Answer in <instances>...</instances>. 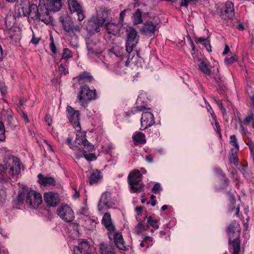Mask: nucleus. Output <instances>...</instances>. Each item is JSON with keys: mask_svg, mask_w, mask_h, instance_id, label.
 <instances>
[{"mask_svg": "<svg viewBox=\"0 0 254 254\" xmlns=\"http://www.w3.org/2000/svg\"><path fill=\"white\" fill-rule=\"evenodd\" d=\"M19 159L13 156H7L4 160V165L0 164V179H6L9 176L17 179L21 171Z\"/></svg>", "mask_w": 254, "mask_h": 254, "instance_id": "1", "label": "nucleus"}, {"mask_svg": "<svg viewBox=\"0 0 254 254\" xmlns=\"http://www.w3.org/2000/svg\"><path fill=\"white\" fill-rule=\"evenodd\" d=\"M93 148L94 145L87 140L85 132L77 131L74 141V150L80 151L82 152L81 157H84L89 161H92L96 159L95 155L90 153Z\"/></svg>", "mask_w": 254, "mask_h": 254, "instance_id": "2", "label": "nucleus"}, {"mask_svg": "<svg viewBox=\"0 0 254 254\" xmlns=\"http://www.w3.org/2000/svg\"><path fill=\"white\" fill-rule=\"evenodd\" d=\"M24 201L31 207L36 208L42 202V195L35 190H27L19 193L18 196L13 200L12 203L14 206L17 207L22 204Z\"/></svg>", "mask_w": 254, "mask_h": 254, "instance_id": "3", "label": "nucleus"}, {"mask_svg": "<svg viewBox=\"0 0 254 254\" xmlns=\"http://www.w3.org/2000/svg\"><path fill=\"white\" fill-rule=\"evenodd\" d=\"M102 223L108 230L109 238L113 240L117 247L122 250H126L127 246L124 241L121 233L117 232L112 222L111 215L106 213L102 220Z\"/></svg>", "mask_w": 254, "mask_h": 254, "instance_id": "4", "label": "nucleus"}, {"mask_svg": "<svg viewBox=\"0 0 254 254\" xmlns=\"http://www.w3.org/2000/svg\"><path fill=\"white\" fill-rule=\"evenodd\" d=\"M125 31L127 32L126 48V51L128 54L127 60L126 61L125 65L128 66L135 56L136 55L137 57L138 56L139 53L137 51L134 50L138 43V38L136 30L131 27L127 26Z\"/></svg>", "mask_w": 254, "mask_h": 254, "instance_id": "5", "label": "nucleus"}, {"mask_svg": "<svg viewBox=\"0 0 254 254\" xmlns=\"http://www.w3.org/2000/svg\"><path fill=\"white\" fill-rule=\"evenodd\" d=\"M229 236V251L232 254H241V242L239 239L240 228L239 224L236 221L233 222L227 229Z\"/></svg>", "mask_w": 254, "mask_h": 254, "instance_id": "6", "label": "nucleus"}, {"mask_svg": "<svg viewBox=\"0 0 254 254\" xmlns=\"http://www.w3.org/2000/svg\"><path fill=\"white\" fill-rule=\"evenodd\" d=\"M77 98L81 106L85 108L89 101L96 99V90L94 89H90L86 85H81L79 88Z\"/></svg>", "mask_w": 254, "mask_h": 254, "instance_id": "7", "label": "nucleus"}, {"mask_svg": "<svg viewBox=\"0 0 254 254\" xmlns=\"http://www.w3.org/2000/svg\"><path fill=\"white\" fill-rule=\"evenodd\" d=\"M85 40L88 56L90 58H93L95 56L99 57L104 50L103 44L93 37L87 38Z\"/></svg>", "mask_w": 254, "mask_h": 254, "instance_id": "8", "label": "nucleus"}, {"mask_svg": "<svg viewBox=\"0 0 254 254\" xmlns=\"http://www.w3.org/2000/svg\"><path fill=\"white\" fill-rule=\"evenodd\" d=\"M142 175L138 170L131 172L127 177L128 183L132 192H139L143 189Z\"/></svg>", "mask_w": 254, "mask_h": 254, "instance_id": "9", "label": "nucleus"}, {"mask_svg": "<svg viewBox=\"0 0 254 254\" xmlns=\"http://www.w3.org/2000/svg\"><path fill=\"white\" fill-rule=\"evenodd\" d=\"M41 7H42V6L40 4L37 6L36 4L32 3L28 6L23 7L21 14L20 15L27 16L28 21L31 22L32 20L38 19Z\"/></svg>", "mask_w": 254, "mask_h": 254, "instance_id": "10", "label": "nucleus"}, {"mask_svg": "<svg viewBox=\"0 0 254 254\" xmlns=\"http://www.w3.org/2000/svg\"><path fill=\"white\" fill-rule=\"evenodd\" d=\"M66 116L70 123L72 125L76 131L81 130V127L79 124L80 112L79 111L74 110L70 106L66 107Z\"/></svg>", "mask_w": 254, "mask_h": 254, "instance_id": "11", "label": "nucleus"}, {"mask_svg": "<svg viewBox=\"0 0 254 254\" xmlns=\"http://www.w3.org/2000/svg\"><path fill=\"white\" fill-rule=\"evenodd\" d=\"M104 27L106 31L109 34H112L114 36H121L125 32L126 27L123 26L118 22L115 23L111 20H108L105 23Z\"/></svg>", "mask_w": 254, "mask_h": 254, "instance_id": "12", "label": "nucleus"}, {"mask_svg": "<svg viewBox=\"0 0 254 254\" xmlns=\"http://www.w3.org/2000/svg\"><path fill=\"white\" fill-rule=\"evenodd\" d=\"M58 215L66 222H71L74 218L72 209L67 204H63L57 209Z\"/></svg>", "mask_w": 254, "mask_h": 254, "instance_id": "13", "label": "nucleus"}, {"mask_svg": "<svg viewBox=\"0 0 254 254\" xmlns=\"http://www.w3.org/2000/svg\"><path fill=\"white\" fill-rule=\"evenodd\" d=\"M220 16L224 20L232 19L235 16V9L234 3L230 1L227 0L223 7L220 11Z\"/></svg>", "mask_w": 254, "mask_h": 254, "instance_id": "14", "label": "nucleus"}, {"mask_svg": "<svg viewBox=\"0 0 254 254\" xmlns=\"http://www.w3.org/2000/svg\"><path fill=\"white\" fill-rule=\"evenodd\" d=\"M63 26L66 34L77 38L76 32H80V27L79 25H74L73 22L69 19L63 20Z\"/></svg>", "mask_w": 254, "mask_h": 254, "instance_id": "15", "label": "nucleus"}, {"mask_svg": "<svg viewBox=\"0 0 254 254\" xmlns=\"http://www.w3.org/2000/svg\"><path fill=\"white\" fill-rule=\"evenodd\" d=\"M147 109L149 108H147L146 95L144 94H140L136 101L135 107L130 111V113L134 114Z\"/></svg>", "mask_w": 254, "mask_h": 254, "instance_id": "16", "label": "nucleus"}, {"mask_svg": "<svg viewBox=\"0 0 254 254\" xmlns=\"http://www.w3.org/2000/svg\"><path fill=\"white\" fill-rule=\"evenodd\" d=\"M111 193L105 192L102 193L98 203V210L100 211L106 210L112 205Z\"/></svg>", "mask_w": 254, "mask_h": 254, "instance_id": "17", "label": "nucleus"}, {"mask_svg": "<svg viewBox=\"0 0 254 254\" xmlns=\"http://www.w3.org/2000/svg\"><path fill=\"white\" fill-rule=\"evenodd\" d=\"M140 122L141 130H144L152 126L155 123L153 114L150 112H144L142 114Z\"/></svg>", "mask_w": 254, "mask_h": 254, "instance_id": "18", "label": "nucleus"}, {"mask_svg": "<svg viewBox=\"0 0 254 254\" xmlns=\"http://www.w3.org/2000/svg\"><path fill=\"white\" fill-rule=\"evenodd\" d=\"M94 248L91 246L87 240L80 242L78 246L74 247L73 252L74 254H91Z\"/></svg>", "mask_w": 254, "mask_h": 254, "instance_id": "19", "label": "nucleus"}, {"mask_svg": "<svg viewBox=\"0 0 254 254\" xmlns=\"http://www.w3.org/2000/svg\"><path fill=\"white\" fill-rule=\"evenodd\" d=\"M68 7L71 12H76L78 20H83L85 18L84 12L81 5L75 0H68Z\"/></svg>", "mask_w": 254, "mask_h": 254, "instance_id": "20", "label": "nucleus"}, {"mask_svg": "<svg viewBox=\"0 0 254 254\" xmlns=\"http://www.w3.org/2000/svg\"><path fill=\"white\" fill-rule=\"evenodd\" d=\"M14 18L13 16L10 15L7 16L5 18V24L7 29H9V34L10 39L14 42H17L20 39V34L19 32L15 33L12 29L10 28L14 24L13 22Z\"/></svg>", "mask_w": 254, "mask_h": 254, "instance_id": "21", "label": "nucleus"}, {"mask_svg": "<svg viewBox=\"0 0 254 254\" xmlns=\"http://www.w3.org/2000/svg\"><path fill=\"white\" fill-rule=\"evenodd\" d=\"M158 24V23L156 20L154 21L148 20L143 24L141 31L142 34L146 36H152L154 34L157 28Z\"/></svg>", "mask_w": 254, "mask_h": 254, "instance_id": "22", "label": "nucleus"}, {"mask_svg": "<svg viewBox=\"0 0 254 254\" xmlns=\"http://www.w3.org/2000/svg\"><path fill=\"white\" fill-rule=\"evenodd\" d=\"M111 12V10L107 7L101 8L99 10L97 11L96 17H94L96 20L101 24L102 26L105 25V23L108 20H110L109 19V15Z\"/></svg>", "mask_w": 254, "mask_h": 254, "instance_id": "23", "label": "nucleus"}, {"mask_svg": "<svg viewBox=\"0 0 254 254\" xmlns=\"http://www.w3.org/2000/svg\"><path fill=\"white\" fill-rule=\"evenodd\" d=\"M44 198L47 205L49 206H55L60 202L58 194L52 192L45 193Z\"/></svg>", "mask_w": 254, "mask_h": 254, "instance_id": "24", "label": "nucleus"}, {"mask_svg": "<svg viewBox=\"0 0 254 254\" xmlns=\"http://www.w3.org/2000/svg\"><path fill=\"white\" fill-rule=\"evenodd\" d=\"M42 6L49 11H58L62 7L61 0H47L46 2Z\"/></svg>", "mask_w": 254, "mask_h": 254, "instance_id": "25", "label": "nucleus"}, {"mask_svg": "<svg viewBox=\"0 0 254 254\" xmlns=\"http://www.w3.org/2000/svg\"><path fill=\"white\" fill-rule=\"evenodd\" d=\"M96 19L93 17L88 22L87 25V29L91 32H99L100 30V27L102 26L101 24Z\"/></svg>", "mask_w": 254, "mask_h": 254, "instance_id": "26", "label": "nucleus"}, {"mask_svg": "<svg viewBox=\"0 0 254 254\" xmlns=\"http://www.w3.org/2000/svg\"><path fill=\"white\" fill-rule=\"evenodd\" d=\"M38 182L44 186H54L56 184L55 179L51 177L44 176L41 174L38 175Z\"/></svg>", "mask_w": 254, "mask_h": 254, "instance_id": "27", "label": "nucleus"}, {"mask_svg": "<svg viewBox=\"0 0 254 254\" xmlns=\"http://www.w3.org/2000/svg\"><path fill=\"white\" fill-rule=\"evenodd\" d=\"M49 11L45 7L43 6L41 7L38 19L46 24L50 23L52 21V19L49 14Z\"/></svg>", "mask_w": 254, "mask_h": 254, "instance_id": "28", "label": "nucleus"}, {"mask_svg": "<svg viewBox=\"0 0 254 254\" xmlns=\"http://www.w3.org/2000/svg\"><path fill=\"white\" fill-rule=\"evenodd\" d=\"M75 79L79 82L80 84L92 83V81L94 80L90 74L86 72H84L80 74L79 76L75 78Z\"/></svg>", "mask_w": 254, "mask_h": 254, "instance_id": "29", "label": "nucleus"}, {"mask_svg": "<svg viewBox=\"0 0 254 254\" xmlns=\"http://www.w3.org/2000/svg\"><path fill=\"white\" fill-rule=\"evenodd\" d=\"M199 69L206 75H210L211 73L210 66L208 64L206 59L199 60L198 63Z\"/></svg>", "mask_w": 254, "mask_h": 254, "instance_id": "30", "label": "nucleus"}, {"mask_svg": "<svg viewBox=\"0 0 254 254\" xmlns=\"http://www.w3.org/2000/svg\"><path fill=\"white\" fill-rule=\"evenodd\" d=\"M102 180V176L101 173L97 170H93L90 173L89 177V184L91 185L97 184Z\"/></svg>", "mask_w": 254, "mask_h": 254, "instance_id": "31", "label": "nucleus"}, {"mask_svg": "<svg viewBox=\"0 0 254 254\" xmlns=\"http://www.w3.org/2000/svg\"><path fill=\"white\" fill-rule=\"evenodd\" d=\"M132 139L135 145L146 143L145 134L141 132H135L133 134Z\"/></svg>", "mask_w": 254, "mask_h": 254, "instance_id": "32", "label": "nucleus"}, {"mask_svg": "<svg viewBox=\"0 0 254 254\" xmlns=\"http://www.w3.org/2000/svg\"><path fill=\"white\" fill-rule=\"evenodd\" d=\"M215 173L220 175V176L222 178V182L223 183V185L218 187L219 189H224L226 188L228 185V179L225 176L223 172L221 169L216 168L215 169Z\"/></svg>", "mask_w": 254, "mask_h": 254, "instance_id": "33", "label": "nucleus"}, {"mask_svg": "<svg viewBox=\"0 0 254 254\" xmlns=\"http://www.w3.org/2000/svg\"><path fill=\"white\" fill-rule=\"evenodd\" d=\"M100 250L101 254H116L114 248L111 246H107L104 244L100 245Z\"/></svg>", "mask_w": 254, "mask_h": 254, "instance_id": "34", "label": "nucleus"}, {"mask_svg": "<svg viewBox=\"0 0 254 254\" xmlns=\"http://www.w3.org/2000/svg\"><path fill=\"white\" fill-rule=\"evenodd\" d=\"M152 238L149 236H144L142 238V240L140 243V246L142 248L145 247L148 248L152 245Z\"/></svg>", "mask_w": 254, "mask_h": 254, "instance_id": "35", "label": "nucleus"}, {"mask_svg": "<svg viewBox=\"0 0 254 254\" xmlns=\"http://www.w3.org/2000/svg\"><path fill=\"white\" fill-rule=\"evenodd\" d=\"M133 21L134 24H138L142 22L141 12L137 9L133 14Z\"/></svg>", "mask_w": 254, "mask_h": 254, "instance_id": "36", "label": "nucleus"}, {"mask_svg": "<svg viewBox=\"0 0 254 254\" xmlns=\"http://www.w3.org/2000/svg\"><path fill=\"white\" fill-rule=\"evenodd\" d=\"M68 62L65 61L64 63L60 64L59 67V72L61 75H65L68 72Z\"/></svg>", "mask_w": 254, "mask_h": 254, "instance_id": "37", "label": "nucleus"}, {"mask_svg": "<svg viewBox=\"0 0 254 254\" xmlns=\"http://www.w3.org/2000/svg\"><path fill=\"white\" fill-rule=\"evenodd\" d=\"M251 122L254 127V114L252 112L248 113V116L244 119L243 123L245 125H249Z\"/></svg>", "mask_w": 254, "mask_h": 254, "instance_id": "38", "label": "nucleus"}, {"mask_svg": "<svg viewBox=\"0 0 254 254\" xmlns=\"http://www.w3.org/2000/svg\"><path fill=\"white\" fill-rule=\"evenodd\" d=\"M16 2L20 6L19 7V14H21L22 8L30 5L29 0H16Z\"/></svg>", "mask_w": 254, "mask_h": 254, "instance_id": "39", "label": "nucleus"}, {"mask_svg": "<svg viewBox=\"0 0 254 254\" xmlns=\"http://www.w3.org/2000/svg\"><path fill=\"white\" fill-rule=\"evenodd\" d=\"M145 218H147V224L148 225L152 226L155 230L159 228V226L157 224L158 221L156 219H153L151 216L149 217H146Z\"/></svg>", "mask_w": 254, "mask_h": 254, "instance_id": "40", "label": "nucleus"}, {"mask_svg": "<svg viewBox=\"0 0 254 254\" xmlns=\"http://www.w3.org/2000/svg\"><path fill=\"white\" fill-rule=\"evenodd\" d=\"M127 11H128V9H124L120 12V15H119L118 22L119 23L121 24V25H122L123 26L126 27L127 26V24L124 22V21L125 17L126 15V12Z\"/></svg>", "mask_w": 254, "mask_h": 254, "instance_id": "41", "label": "nucleus"}, {"mask_svg": "<svg viewBox=\"0 0 254 254\" xmlns=\"http://www.w3.org/2000/svg\"><path fill=\"white\" fill-rule=\"evenodd\" d=\"M72 53L68 48H64L62 54V60L63 59H68L72 58Z\"/></svg>", "mask_w": 254, "mask_h": 254, "instance_id": "42", "label": "nucleus"}, {"mask_svg": "<svg viewBox=\"0 0 254 254\" xmlns=\"http://www.w3.org/2000/svg\"><path fill=\"white\" fill-rule=\"evenodd\" d=\"M230 143L233 146L235 147L236 151H238L239 148V145L237 143V140L235 135H231L230 137Z\"/></svg>", "mask_w": 254, "mask_h": 254, "instance_id": "43", "label": "nucleus"}, {"mask_svg": "<svg viewBox=\"0 0 254 254\" xmlns=\"http://www.w3.org/2000/svg\"><path fill=\"white\" fill-rule=\"evenodd\" d=\"M5 128L2 122L0 121V141H3L5 138Z\"/></svg>", "mask_w": 254, "mask_h": 254, "instance_id": "44", "label": "nucleus"}, {"mask_svg": "<svg viewBox=\"0 0 254 254\" xmlns=\"http://www.w3.org/2000/svg\"><path fill=\"white\" fill-rule=\"evenodd\" d=\"M207 110L208 111L210 112L212 118L213 119V120L215 121V130L218 133H220V126L219 125V123L218 122L216 121H215V118H216V117L214 114V112H213V111H212V112H211L210 111H209V109L208 108H207Z\"/></svg>", "mask_w": 254, "mask_h": 254, "instance_id": "45", "label": "nucleus"}, {"mask_svg": "<svg viewBox=\"0 0 254 254\" xmlns=\"http://www.w3.org/2000/svg\"><path fill=\"white\" fill-rule=\"evenodd\" d=\"M146 218H145L144 219ZM145 220H143L142 221L139 222L137 224V227L140 231H143L146 230V226L148 225L147 223L145 224Z\"/></svg>", "mask_w": 254, "mask_h": 254, "instance_id": "46", "label": "nucleus"}, {"mask_svg": "<svg viewBox=\"0 0 254 254\" xmlns=\"http://www.w3.org/2000/svg\"><path fill=\"white\" fill-rule=\"evenodd\" d=\"M236 61V58L232 56L230 58H226L225 59V62L227 64H231Z\"/></svg>", "mask_w": 254, "mask_h": 254, "instance_id": "47", "label": "nucleus"}, {"mask_svg": "<svg viewBox=\"0 0 254 254\" xmlns=\"http://www.w3.org/2000/svg\"><path fill=\"white\" fill-rule=\"evenodd\" d=\"M229 160L231 163H233L235 165H237L238 164L236 151L235 153H232V156L230 157Z\"/></svg>", "mask_w": 254, "mask_h": 254, "instance_id": "48", "label": "nucleus"}, {"mask_svg": "<svg viewBox=\"0 0 254 254\" xmlns=\"http://www.w3.org/2000/svg\"><path fill=\"white\" fill-rule=\"evenodd\" d=\"M161 190V186L160 184L156 183L153 188L152 189V191L154 193H157Z\"/></svg>", "mask_w": 254, "mask_h": 254, "instance_id": "49", "label": "nucleus"}, {"mask_svg": "<svg viewBox=\"0 0 254 254\" xmlns=\"http://www.w3.org/2000/svg\"><path fill=\"white\" fill-rule=\"evenodd\" d=\"M72 140V137H70L69 136L66 139V142L70 148H71L73 150H74V143L72 144L71 142Z\"/></svg>", "mask_w": 254, "mask_h": 254, "instance_id": "50", "label": "nucleus"}, {"mask_svg": "<svg viewBox=\"0 0 254 254\" xmlns=\"http://www.w3.org/2000/svg\"><path fill=\"white\" fill-rule=\"evenodd\" d=\"M203 45L205 46L206 49L207 50V51L208 52H211V46L210 45L209 41L207 40L206 41H205V42L204 43Z\"/></svg>", "mask_w": 254, "mask_h": 254, "instance_id": "51", "label": "nucleus"}, {"mask_svg": "<svg viewBox=\"0 0 254 254\" xmlns=\"http://www.w3.org/2000/svg\"><path fill=\"white\" fill-rule=\"evenodd\" d=\"M167 235L168 237L170 235V232L167 229H164V230H162L160 232V236L163 237L164 236Z\"/></svg>", "mask_w": 254, "mask_h": 254, "instance_id": "52", "label": "nucleus"}, {"mask_svg": "<svg viewBox=\"0 0 254 254\" xmlns=\"http://www.w3.org/2000/svg\"><path fill=\"white\" fill-rule=\"evenodd\" d=\"M154 157L152 154H148L145 157V160L148 163H152L154 161Z\"/></svg>", "mask_w": 254, "mask_h": 254, "instance_id": "53", "label": "nucleus"}, {"mask_svg": "<svg viewBox=\"0 0 254 254\" xmlns=\"http://www.w3.org/2000/svg\"><path fill=\"white\" fill-rule=\"evenodd\" d=\"M50 49L53 52V53L56 54L57 53V49L56 46L54 44L53 40L51 42L50 45Z\"/></svg>", "mask_w": 254, "mask_h": 254, "instance_id": "54", "label": "nucleus"}, {"mask_svg": "<svg viewBox=\"0 0 254 254\" xmlns=\"http://www.w3.org/2000/svg\"><path fill=\"white\" fill-rule=\"evenodd\" d=\"M207 39H206L204 37H199L198 38H197V39H196L195 40V42L196 43H200L201 44H203L205 42V41H206Z\"/></svg>", "mask_w": 254, "mask_h": 254, "instance_id": "55", "label": "nucleus"}, {"mask_svg": "<svg viewBox=\"0 0 254 254\" xmlns=\"http://www.w3.org/2000/svg\"><path fill=\"white\" fill-rule=\"evenodd\" d=\"M216 103L217 104V105H218L220 109L221 110V111H225V108L223 105V104L222 103V101H216Z\"/></svg>", "mask_w": 254, "mask_h": 254, "instance_id": "56", "label": "nucleus"}, {"mask_svg": "<svg viewBox=\"0 0 254 254\" xmlns=\"http://www.w3.org/2000/svg\"><path fill=\"white\" fill-rule=\"evenodd\" d=\"M230 52V50L229 47L227 45H225V48L223 51V54L224 55H226Z\"/></svg>", "mask_w": 254, "mask_h": 254, "instance_id": "57", "label": "nucleus"}, {"mask_svg": "<svg viewBox=\"0 0 254 254\" xmlns=\"http://www.w3.org/2000/svg\"><path fill=\"white\" fill-rule=\"evenodd\" d=\"M80 212L84 215H86V216L87 217V216L86 215V214H87L88 213V209L86 208H82L80 209Z\"/></svg>", "mask_w": 254, "mask_h": 254, "instance_id": "58", "label": "nucleus"}, {"mask_svg": "<svg viewBox=\"0 0 254 254\" xmlns=\"http://www.w3.org/2000/svg\"><path fill=\"white\" fill-rule=\"evenodd\" d=\"M135 211L138 215H141L142 212V208L141 207H137Z\"/></svg>", "mask_w": 254, "mask_h": 254, "instance_id": "59", "label": "nucleus"}, {"mask_svg": "<svg viewBox=\"0 0 254 254\" xmlns=\"http://www.w3.org/2000/svg\"><path fill=\"white\" fill-rule=\"evenodd\" d=\"M46 122L47 123L48 126H50L51 125V119L50 116H46Z\"/></svg>", "mask_w": 254, "mask_h": 254, "instance_id": "60", "label": "nucleus"}, {"mask_svg": "<svg viewBox=\"0 0 254 254\" xmlns=\"http://www.w3.org/2000/svg\"><path fill=\"white\" fill-rule=\"evenodd\" d=\"M74 190H75V193L73 195V197H74V198H77L79 197L80 194H79V192L78 191H77V190L75 189H74Z\"/></svg>", "mask_w": 254, "mask_h": 254, "instance_id": "61", "label": "nucleus"}, {"mask_svg": "<svg viewBox=\"0 0 254 254\" xmlns=\"http://www.w3.org/2000/svg\"><path fill=\"white\" fill-rule=\"evenodd\" d=\"M22 117H23V119L24 120V121H25V122H26V123L29 122L28 116L26 114L23 113Z\"/></svg>", "mask_w": 254, "mask_h": 254, "instance_id": "62", "label": "nucleus"}, {"mask_svg": "<svg viewBox=\"0 0 254 254\" xmlns=\"http://www.w3.org/2000/svg\"><path fill=\"white\" fill-rule=\"evenodd\" d=\"M249 98L252 102L253 107H254V94L252 96H250Z\"/></svg>", "mask_w": 254, "mask_h": 254, "instance_id": "63", "label": "nucleus"}, {"mask_svg": "<svg viewBox=\"0 0 254 254\" xmlns=\"http://www.w3.org/2000/svg\"><path fill=\"white\" fill-rule=\"evenodd\" d=\"M238 29L240 30H243L244 29V26L242 23H240L239 25L238 26Z\"/></svg>", "mask_w": 254, "mask_h": 254, "instance_id": "64", "label": "nucleus"}]
</instances>
